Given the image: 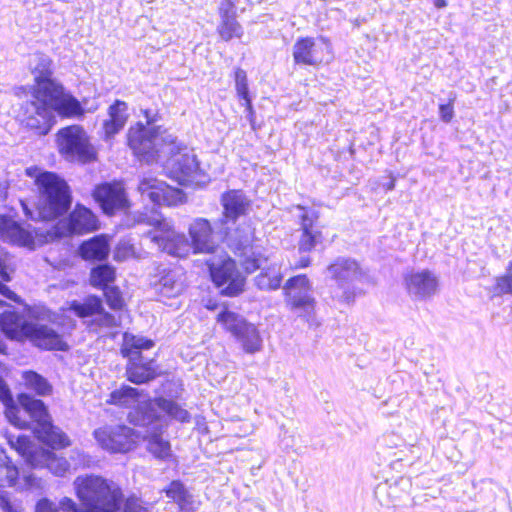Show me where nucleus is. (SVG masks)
I'll return each instance as SVG.
<instances>
[{
	"instance_id": "obj_1",
	"label": "nucleus",
	"mask_w": 512,
	"mask_h": 512,
	"mask_svg": "<svg viewBox=\"0 0 512 512\" xmlns=\"http://www.w3.org/2000/svg\"><path fill=\"white\" fill-rule=\"evenodd\" d=\"M25 175L33 180L35 200L30 206L20 201L24 215L33 221L50 223L67 215L66 233L82 236L100 229L96 213L81 203L70 211L73 194L68 182L58 173L43 170L37 165L25 168Z\"/></svg>"
},
{
	"instance_id": "obj_2",
	"label": "nucleus",
	"mask_w": 512,
	"mask_h": 512,
	"mask_svg": "<svg viewBox=\"0 0 512 512\" xmlns=\"http://www.w3.org/2000/svg\"><path fill=\"white\" fill-rule=\"evenodd\" d=\"M32 73V100L24 102L17 115L18 125L23 131L38 138L44 137L56 124L53 112L62 119L82 118L85 115L80 101L53 78L50 58H41Z\"/></svg>"
},
{
	"instance_id": "obj_3",
	"label": "nucleus",
	"mask_w": 512,
	"mask_h": 512,
	"mask_svg": "<svg viewBox=\"0 0 512 512\" xmlns=\"http://www.w3.org/2000/svg\"><path fill=\"white\" fill-rule=\"evenodd\" d=\"M76 496L84 506L80 510L70 498L60 501L63 512H126L122 509V491L99 476L77 477L75 480Z\"/></svg>"
},
{
	"instance_id": "obj_4",
	"label": "nucleus",
	"mask_w": 512,
	"mask_h": 512,
	"mask_svg": "<svg viewBox=\"0 0 512 512\" xmlns=\"http://www.w3.org/2000/svg\"><path fill=\"white\" fill-rule=\"evenodd\" d=\"M0 327L7 338L19 342L28 341L42 351L66 352L70 346L64 336L48 325L28 321L15 311L0 316Z\"/></svg>"
},
{
	"instance_id": "obj_5",
	"label": "nucleus",
	"mask_w": 512,
	"mask_h": 512,
	"mask_svg": "<svg viewBox=\"0 0 512 512\" xmlns=\"http://www.w3.org/2000/svg\"><path fill=\"white\" fill-rule=\"evenodd\" d=\"M55 144L58 154L69 162L87 164L98 158L89 135L79 124H70L58 129L55 133Z\"/></svg>"
},
{
	"instance_id": "obj_6",
	"label": "nucleus",
	"mask_w": 512,
	"mask_h": 512,
	"mask_svg": "<svg viewBox=\"0 0 512 512\" xmlns=\"http://www.w3.org/2000/svg\"><path fill=\"white\" fill-rule=\"evenodd\" d=\"M152 227L144 232V241H148L157 248L173 257L183 258L189 255L191 245L189 239L183 233L175 231L170 223L160 214L153 213L138 220Z\"/></svg>"
},
{
	"instance_id": "obj_7",
	"label": "nucleus",
	"mask_w": 512,
	"mask_h": 512,
	"mask_svg": "<svg viewBox=\"0 0 512 512\" xmlns=\"http://www.w3.org/2000/svg\"><path fill=\"white\" fill-rule=\"evenodd\" d=\"M326 276L335 282L331 288V297L345 304H350L356 297L355 284L360 281L363 271L360 264L353 258L339 256L326 268Z\"/></svg>"
},
{
	"instance_id": "obj_8",
	"label": "nucleus",
	"mask_w": 512,
	"mask_h": 512,
	"mask_svg": "<svg viewBox=\"0 0 512 512\" xmlns=\"http://www.w3.org/2000/svg\"><path fill=\"white\" fill-rule=\"evenodd\" d=\"M143 119L136 123V127H130V150L135 157L146 163L157 160L158 127L154 125L157 113L151 109L140 110Z\"/></svg>"
},
{
	"instance_id": "obj_9",
	"label": "nucleus",
	"mask_w": 512,
	"mask_h": 512,
	"mask_svg": "<svg viewBox=\"0 0 512 512\" xmlns=\"http://www.w3.org/2000/svg\"><path fill=\"white\" fill-rule=\"evenodd\" d=\"M217 322L241 344L246 353L254 354L262 349V338L257 327L242 315L224 308L218 313Z\"/></svg>"
},
{
	"instance_id": "obj_10",
	"label": "nucleus",
	"mask_w": 512,
	"mask_h": 512,
	"mask_svg": "<svg viewBox=\"0 0 512 512\" xmlns=\"http://www.w3.org/2000/svg\"><path fill=\"white\" fill-rule=\"evenodd\" d=\"M211 279L224 296L234 297L239 295L244 288L245 278L238 271L236 262L229 256H224L218 261H207Z\"/></svg>"
},
{
	"instance_id": "obj_11",
	"label": "nucleus",
	"mask_w": 512,
	"mask_h": 512,
	"mask_svg": "<svg viewBox=\"0 0 512 512\" xmlns=\"http://www.w3.org/2000/svg\"><path fill=\"white\" fill-rule=\"evenodd\" d=\"M285 302L300 315H311L316 307L313 285L306 274L290 277L282 286Z\"/></svg>"
},
{
	"instance_id": "obj_12",
	"label": "nucleus",
	"mask_w": 512,
	"mask_h": 512,
	"mask_svg": "<svg viewBox=\"0 0 512 512\" xmlns=\"http://www.w3.org/2000/svg\"><path fill=\"white\" fill-rule=\"evenodd\" d=\"M154 346L153 340L130 334V383H147L156 377L153 359L142 355Z\"/></svg>"
},
{
	"instance_id": "obj_13",
	"label": "nucleus",
	"mask_w": 512,
	"mask_h": 512,
	"mask_svg": "<svg viewBox=\"0 0 512 512\" xmlns=\"http://www.w3.org/2000/svg\"><path fill=\"white\" fill-rule=\"evenodd\" d=\"M295 209L297 211L295 216L298 219L299 231L301 232L298 239V251L309 253L323 241V226L319 223V211L313 207L302 205H297Z\"/></svg>"
},
{
	"instance_id": "obj_14",
	"label": "nucleus",
	"mask_w": 512,
	"mask_h": 512,
	"mask_svg": "<svg viewBox=\"0 0 512 512\" xmlns=\"http://www.w3.org/2000/svg\"><path fill=\"white\" fill-rule=\"evenodd\" d=\"M38 232L29 224L8 214H0V241L29 250L36 248Z\"/></svg>"
},
{
	"instance_id": "obj_15",
	"label": "nucleus",
	"mask_w": 512,
	"mask_h": 512,
	"mask_svg": "<svg viewBox=\"0 0 512 512\" xmlns=\"http://www.w3.org/2000/svg\"><path fill=\"white\" fill-rule=\"evenodd\" d=\"M68 309L82 320L91 318L88 324L90 328L113 327L116 325L114 316L105 311L103 301L97 295H87L82 301L73 300L69 302Z\"/></svg>"
},
{
	"instance_id": "obj_16",
	"label": "nucleus",
	"mask_w": 512,
	"mask_h": 512,
	"mask_svg": "<svg viewBox=\"0 0 512 512\" xmlns=\"http://www.w3.org/2000/svg\"><path fill=\"white\" fill-rule=\"evenodd\" d=\"M404 287L413 301H426L439 289V278L429 269L411 270L403 275Z\"/></svg>"
},
{
	"instance_id": "obj_17",
	"label": "nucleus",
	"mask_w": 512,
	"mask_h": 512,
	"mask_svg": "<svg viewBox=\"0 0 512 512\" xmlns=\"http://www.w3.org/2000/svg\"><path fill=\"white\" fill-rule=\"evenodd\" d=\"M219 222L215 223L213 228L210 222L204 218H196L189 225V236L191 250L194 254L204 253L213 254L217 248L216 237L221 239L229 238V236H223L220 234Z\"/></svg>"
},
{
	"instance_id": "obj_18",
	"label": "nucleus",
	"mask_w": 512,
	"mask_h": 512,
	"mask_svg": "<svg viewBox=\"0 0 512 512\" xmlns=\"http://www.w3.org/2000/svg\"><path fill=\"white\" fill-rule=\"evenodd\" d=\"M91 195L102 212L108 216L124 208L127 202L125 186L121 181L99 183L93 188Z\"/></svg>"
},
{
	"instance_id": "obj_19",
	"label": "nucleus",
	"mask_w": 512,
	"mask_h": 512,
	"mask_svg": "<svg viewBox=\"0 0 512 512\" xmlns=\"http://www.w3.org/2000/svg\"><path fill=\"white\" fill-rule=\"evenodd\" d=\"M223 206L222 218L219 219L220 234L223 236L230 235V225H234L236 221L247 213L250 201L241 190H230L225 192L221 197Z\"/></svg>"
},
{
	"instance_id": "obj_20",
	"label": "nucleus",
	"mask_w": 512,
	"mask_h": 512,
	"mask_svg": "<svg viewBox=\"0 0 512 512\" xmlns=\"http://www.w3.org/2000/svg\"><path fill=\"white\" fill-rule=\"evenodd\" d=\"M329 49L330 43L324 37L300 38L293 46V58L296 64L316 66L323 62Z\"/></svg>"
},
{
	"instance_id": "obj_21",
	"label": "nucleus",
	"mask_w": 512,
	"mask_h": 512,
	"mask_svg": "<svg viewBox=\"0 0 512 512\" xmlns=\"http://www.w3.org/2000/svg\"><path fill=\"white\" fill-rule=\"evenodd\" d=\"M176 153L171 152L173 155L168 160L167 167L170 170L172 177L181 185L194 182L200 173L199 162L196 155L186 151L187 148H180L177 146Z\"/></svg>"
},
{
	"instance_id": "obj_22",
	"label": "nucleus",
	"mask_w": 512,
	"mask_h": 512,
	"mask_svg": "<svg viewBox=\"0 0 512 512\" xmlns=\"http://www.w3.org/2000/svg\"><path fill=\"white\" fill-rule=\"evenodd\" d=\"M97 443L111 453L128 451V428L124 424L104 425L93 432Z\"/></svg>"
},
{
	"instance_id": "obj_23",
	"label": "nucleus",
	"mask_w": 512,
	"mask_h": 512,
	"mask_svg": "<svg viewBox=\"0 0 512 512\" xmlns=\"http://www.w3.org/2000/svg\"><path fill=\"white\" fill-rule=\"evenodd\" d=\"M220 23L217 32L222 40L230 41L232 38H240L243 28L237 21L236 0H223L219 7Z\"/></svg>"
},
{
	"instance_id": "obj_24",
	"label": "nucleus",
	"mask_w": 512,
	"mask_h": 512,
	"mask_svg": "<svg viewBox=\"0 0 512 512\" xmlns=\"http://www.w3.org/2000/svg\"><path fill=\"white\" fill-rule=\"evenodd\" d=\"M234 245L235 252L241 256V265L247 273H253L262 267L267 259L261 254L260 250L252 246V237L249 234L236 239Z\"/></svg>"
},
{
	"instance_id": "obj_25",
	"label": "nucleus",
	"mask_w": 512,
	"mask_h": 512,
	"mask_svg": "<svg viewBox=\"0 0 512 512\" xmlns=\"http://www.w3.org/2000/svg\"><path fill=\"white\" fill-rule=\"evenodd\" d=\"M158 273L150 280V285L159 295L172 298L179 295L183 290V282L177 274L166 268L157 267Z\"/></svg>"
},
{
	"instance_id": "obj_26",
	"label": "nucleus",
	"mask_w": 512,
	"mask_h": 512,
	"mask_svg": "<svg viewBox=\"0 0 512 512\" xmlns=\"http://www.w3.org/2000/svg\"><path fill=\"white\" fill-rule=\"evenodd\" d=\"M110 253L109 239L105 234L95 235L78 246L79 256L89 262L105 261Z\"/></svg>"
},
{
	"instance_id": "obj_27",
	"label": "nucleus",
	"mask_w": 512,
	"mask_h": 512,
	"mask_svg": "<svg viewBox=\"0 0 512 512\" xmlns=\"http://www.w3.org/2000/svg\"><path fill=\"white\" fill-rule=\"evenodd\" d=\"M163 491L177 504L179 512H197L200 508L201 502L195 499L180 480H173Z\"/></svg>"
},
{
	"instance_id": "obj_28",
	"label": "nucleus",
	"mask_w": 512,
	"mask_h": 512,
	"mask_svg": "<svg viewBox=\"0 0 512 512\" xmlns=\"http://www.w3.org/2000/svg\"><path fill=\"white\" fill-rule=\"evenodd\" d=\"M17 401L20 410L23 409L30 417V421H28L29 428L31 423L35 424L36 428H39L51 419L48 409L42 400L36 399L27 393H20L17 395Z\"/></svg>"
},
{
	"instance_id": "obj_29",
	"label": "nucleus",
	"mask_w": 512,
	"mask_h": 512,
	"mask_svg": "<svg viewBox=\"0 0 512 512\" xmlns=\"http://www.w3.org/2000/svg\"><path fill=\"white\" fill-rule=\"evenodd\" d=\"M138 191L143 199H149L154 205H162L168 202L170 187L156 178H143L138 186Z\"/></svg>"
},
{
	"instance_id": "obj_30",
	"label": "nucleus",
	"mask_w": 512,
	"mask_h": 512,
	"mask_svg": "<svg viewBox=\"0 0 512 512\" xmlns=\"http://www.w3.org/2000/svg\"><path fill=\"white\" fill-rule=\"evenodd\" d=\"M0 401L5 407L4 414L8 422L17 429L27 430L29 422L20 415V407L14 402L10 389L2 380H0Z\"/></svg>"
},
{
	"instance_id": "obj_31",
	"label": "nucleus",
	"mask_w": 512,
	"mask_h": 512,
	"mask_svg": "<svg viewBox=\"0 0 512 512\" xmlns=\"http://www.w3.org/2000/svg\"><path fill=\"white\" fill-rule=\"evenodd\" d=\"M126 109L127 105L124 101L116 100L112 105H110L108 109L109 117L102 124L105 139L112 138L123 129L126 123Z\"/></svg>"
},
{
	"instance_id": "obj_32",
	"label": "nucleus",
	"mask_w": 512,
	"mask_h": 512,
	"mask_svg": "<svg viewBox=\"0 0 512 512\" xmlns=\"http://www.w3.org/2000/svg\"><path fill=\"white\" fill-rule=\"evenodd\" d=\"M36 436L52 449H64L70 445L67 435L55 427L50 419L41 427L36 428Z\"/></svg>"
},
{
	"instance_id": "obj_33",
	"label": "nucleus",
	"mask_w": 512,
	"mask_h": 512,
	"mask_svg": "<svg viewBox=\"0 0 512 512\" xmlns=\"http://www.w3.org/2000/svg\"><path fill=\"white\" fill-rule=\"evenodd\" d=\"M283 277L281 266L272 263L262 268L260 274L255 278V284L261 290L274 291L281 287Z\"/></svg>"
},
{
	"instance_id": "obj_34",
	"label": "nucleus",
	"mask_w": 512,
	"mask_h": 512,
	"mask_svg": "<svg viewBox=\"0 0 512 512\" xmlns=\"http://www.w3.org/2000/svg\"><path fill=\"white\" fill-rule=\"evenodd\" d=\"M20 479V470L13 460L0 449V487H14Z\"/></svg>"
},
{
	"instance_id": "obj_35",
	"label": "nucleus",
	"mask_w": 512,
	"mask_h": 512,
	"mask_svg": "<svg viewBox=\"0 0 512 512\" xmlns=\"http://www.w3.org/2000/svg\"><path fill=\"white\" fill-rule=\"evenodd\" d=\"M23 384L26 389L35 392L39 396H46L52 393V385L42 375L33 370L22 372Z\"/></svg>"
},
{
	"instance_id": "obj_36",
	"label": "nucleus",
	"mask_w": 512,
	"mask_h": 512,
	"mask_svg": "<svg viewBox=\"0 0 512 512\" xmlns=\"http://www.w3.org/2000/svg\"><path fill=\"white\" fill-rule=\"evenodd\" d=\"M115 280V269L108 264H100L91 269L89 275L90 285L105 290Z\"/></svg>"
},
{
	"instance_id": "obj_37",
	"label": "nucleus",
	"mask_w": 512,
	"mask_h": 512,
	"mask_svg": "<svg viewBox=\"0 0 512 512\" xmlns=\"http://www.w3.org/2000/svg\"><path fill=\"white\" fill-rule=\"evenodd\" d=\"M235 88L238 97L244 101L242 104L245 106L249 116H253L254 110L252 106V100L249 95L248 80L246 72L241 68H236L234 73Z\"/></svg>"
},
{
	"instance_id": "obj_38",
	"label": "nucleus",
	"mask_w": 512,
	"mask_h": 512,
	"mask_svg": "<svg viewBox=\"0 0 512 512\" xmlns=\"http://www.w3.org/2000/svg\"><path fill=\"white\" fill-rule=\"evenodd\" d=\"M3 437L8 446L16 451L21 457H28L31 455L32 441L27 435H14L10 431H4Z\"/></svg>"
},
{
	"instance_id": "obj_39",
	"label": "nucleus",
	"mask_w": 512,
	"mask_h": 512,
	"mask_svg": "<svg viewBox=\"0 0 512 512\" xmlns=\"http://www.w3.org/2000/svg\"><path fill=\"white\" fill-rule=\"evenodd\" d=\"M147 450L156 458L166 460L171 456V447L168 441H165L158 435H153L147 443Z\"/></svg>"
},
{
	"instance_id": "obj_40",
	"label": "nucleus",
	"mask_w": 512,
	"mask_h": 512,
	"mask_svg": "<svg viewBox=\"0 0 512 512\" xmlns=\"http://www.w3.org/2000/svg\"><path fill=\"white\" fill-rule=\"evenodd\" d=\"M160 408L166 412L170 417L180 421L188 422L190 414L187 410L183 409L176 402L171 400L162 399L159 403Z\"/></svg>"
},
{
	"instance_id": "obj_41",
	"label": "nucleus",
	"mask_w": 512,
	"mask_h": 512,
	"mask_svg": "<svg viewBox=\"0 0 512 512\" xmlns=\"http://www.w3.org/2000/svg\"><path fill=\"white\" fill-rule=\"evenodd\" d=\"M103 291L105 300L111 309H121L124 306L122 294L117 287H108Z\"/></svg>"
},
{
	"instance_id": "obj_42",
	"label": "nucleus",
	"mask_w": 512,
	"mask_h": 512,
	"mask_svg": "<svg viewBox=\"0 0 512 512\" xmlns=\"http://www.w3.org/2000/svg\"><path fill=\"white\" fill-rule=\"evenodd\" d=\"M495 291L497 294H510L512 295V273L496 278Z\"/></svg>"
},
{
	"instance_id": "obj_43",
	"label": "nucleus",
	"mask_w": 512,
	"mask_h": 512,
	"mask_svg": "<svg viewBox=\"0 0 512 512\" xmlns=\"http://www.w3.org/2000/svg\"><path fill=\"white\" fill-rule=\"evenodd\" d=\"M128 401V386H121L119 389H116L111 392L109 399L107 400L108 404L123 406Z\"/></svg>"
},
{
	"instance_id": "obj_44",
	"label": "nucleus",
	"mask_w": 512,
	"mask_h": 512,
	"mask_svg": "<svg viewBox=\"0 0 512 512\" xmlns=\"http://www.w3.org/2000/svg\"><path fill=\"white\" fill-rule=\"evenodd\" d=\"M0 509L3 512H21L19 506L11 502L7 492L0 491Z\"/></svg>"
},
{
	"instance_id": "obj_45",
	"label": "nucleus",
	"mask_w": 512,
	"mask_h": 512,
	"mask_svg": "<svg viewBox=\"0 0 512 512\" xmlns=\"http://www.w3.org/2000/svg\"><path fill=\"white\" fill-rule=\"evenodd\" d=\"M152 505L140 501L134 494H130V512H150Z\"/></svg>"
},
{
	"instance_id": "obj_46",
	"label": "nucleus",
	"mask_w": 512,
	"mask_h": 512,
	"mask_svg": "<svg viewBox=\"0 0 512 512\" xmlns=\"http://www.w3.org/2000/svg\"><path fill=\"white\" fill-rule=\"evenodd\" d=\"M452 102L453 100H450V102L447 104L439 105V116L440 119L445 123H449L454 117V108Z\"/></svg>"
},
{
	"instance_id": "obj_47",
	"label": "nucleus",
	"mask_w": 512,
	"mask_h": 512,
	"mask_svg": "<svg viewBox=\"0 0 512 512\" xmlns=\"http://www.w3.org/2000/svg\"><path fill=\"white\" fill-rule=\"evenodd\" d=\"M36 512H58V510L49 500L41 499L36 504Z\"/></svg>"
},
{
	"instance_id": "obj_48",
	"label": "nucleus",
	"mask_w": 512,
	"mask_h": 512,
	"mask_svg": "<svg viewBox=\"0 0 512 512\" xmlns=\"http://www.w3.org/2000/svg\"><path fill=\"white\" fill-rule=\"evenodd\" d=\"M310 264H311L310 256L302 255V256H300V258L297 261H295L292 268L293 269L306 268V267L310 266Z\"/></svg>"
},
{
	"instance_id": "obj_49",
	"label": "nucleus",
	"mask_w": 512,
	"mask_h": 512,
	"mask_svg": "<svg viewBox=\"0 0 512 512\" xmlns=\"http://www.w3.org/2000/svg\"><path fill=\"white\" fill-rule=\"evenodd\" d=\"M139 390L137 388L130 387V401L138 398Z\"/></svg>"
},
{
	"instance_id": "obj_50",
	"label": "nucleus",
	"mask_w": 512,
	"mask_h": 512,
	"mask_svg": "<svg viewBox=\"0 0 512 512\" xmlns=\"http://www.w3.org/2000/svg\"><path fill=\"white\" fill-rule=\"evenodd\" d=\"M435 7L444 8L447 6L446 0H433Z\"/></svg>"
},
{
	"instance_id": "obj_51",
	"label": "nucleus",
	"mask_w": 512,
	"mask_h": 512,
	"mask_svg": "<svg viewBox=\"0 0 512 512\" xmlns=\"http://www.w3.org/2000/svg\"><path fill=\"white\" fill-rule=\"evenodd\" d=\"M0 353L6 354L7 353V346L6 344L0 340Z\"/></svg>"
},
{
	"instance_id": "obj_52",
	"label": "nucleus",
	"mask_w": 512,
	"mask_h": 512,
	"mask_svg": "<svg viewBox=\"0 0 512 512\" xmlns=\"http://www.w3.org/2000/svg\"><path fill=\"white\" fill-rule=\"evenodd\" d=\"M395 187V183H394V180L392 179L388 184H387V190H393Z\"/></svg>"
},
{
	"instance_id": "obj_53",
	"label": "nucleus",
	"mask_w": 512,
	"mask_h": 512,
	"mask_svg": "<svg viewBox=\"0 0 512 512\" xmlns=\"http://www.w3.org/2000/svg\"><path fill=\"white\" fill-rule=\"evenodd\" d=\"M121 352L124 356H128V347H126L125 344L123 345Z\"/></svg>"
},
{
	"instance_id": "obj_54",
	"label": "nucleus",
	"mask_w": 512,
	"mask_h": 512,
	"mask_svg": "<svg viewBox=\"0 0 512 512\" xmlns=\"http://www.w3.org/2000/svg\"><path fill=\"white\" fill-rule=\"evenodd\" d=\"M506 273H512V261L509 262V264L507 266V272Z\"/></svg>"
},
{
	"instance_id": "obj_55",
	"label": "nucleus",
	"mask_w": 512,
	"mask_h": 512,
	"mask_svg": "<svg viewBox=\"0 0 512 512\" xmlns=\"http://www.w3.org/2000/svg\"><path fill=\"white\" fill-rule=\"evenodd\" d=\"M129 251H130V257L133 256L135 252H134V247L131 244H130Z\"/></svg>"
},
{
	"instance_id": "obj_56",
	"label": "nucleus",
	"mask_w": 512,
	"mask_h": 512,
	"mask_svg": "<svg viewBox=\"0 0 512 512\" xmlns=\"http://www.w3.org/2000/svg\"><path fill=\"white\" fill-rule=\"evenodd\" d=\"M70 323H71L70 327L74 328L75 327V322L73 320H70Z\"/></svg>"
},
{
	"instance_id": "obj_57",
	"label": "nucleus",
	"mask_w": 512,
	"mask_h": 512,
	"mask_svg": "<svg viewBox=\"0 0 512 512\" xmlns=\"http://www.w3.org/2000/svg\"><path fill=\"white\" fill-rule=\"evenodd\" d=\"M133 434H134V431L132 429H130V432H129L130 438L132 437Z\"/></svg>"
},
{
	"instance_id": "obj_58",
	"label": "nucleus",
	"mask_w": 512,
	"mask_h": 512,
	"mask_svg": "<svg viewBox=\"0 0 512 512\" xmlns=\"http://www.w3.org/2000/svg\"><path fill=\"white\" fill-rule=\"evenodd\" d=\"M2 303H3V302H2V301H0V304H2Z\"/></svg>"
}]
</instances>
